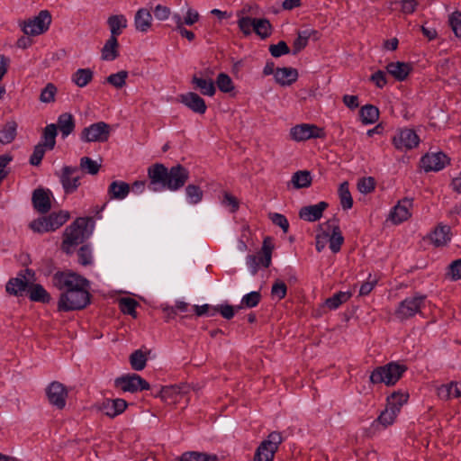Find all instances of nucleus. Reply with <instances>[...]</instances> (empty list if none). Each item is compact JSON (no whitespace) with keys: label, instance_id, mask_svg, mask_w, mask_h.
Returning a JSON list of instances; mask_svg holds the SVG:
<instances>
[{"label":"nucleus","instance_id":"29","mask_svg":"<svg viewBox=\"0 0 461 461\" xmlns=\"http://www.w3.org/2000/svg\"><path fill=\"white\" fill-rule=\"evenodd\" d=\"M437 394L441 400H451L461 396V383L450 382L437 388Z\"/></svg>","mask_w":461,"mask_h":461},{"label":"nucleus","instance_id":"42","mask_svg":"<svg viewBox=\"0 0 461 461\" xmlns=\"http://www.w3.org/2000/svg\"><path fill=\"white\" fill-rule=\"evenodd\" d=\"M17 123L14 121L7 122L0 130V143L9 144L14 141L17 132Z\"/></svg>","mask_w":461,"mask_h":461},{"label":"nucleus","instance_id":"36","mask_svg":"<svg viewBox=\"0 0 461 461\" xmlns=\"http://www.w3.org/2000/svg\"><path fill=\"white\" fill-rule=\"evenodd\" d=\"M57 128L61 132L62 138H67L75 129V120L71 113H61L58 118Z\"/></svg>","mask_w":461,"mask_h":461},{"label":"nucleus","instance_id":"13","mask_svg":"<svg viewBox=\"0 0 461 461\" xmlns=\"http://www.w3.org/2000/svg\"><path fill=\"white\" fill-rule=\"evenodd\" d=\"M425 306L426 300L424 296L408 297L400 303L396 315L402 320L408 319L420 312Z\"/></svg>","mask_w":461,"mask_h":461},{"label":"nucleus","instance_id":"58","mask_svg":"<svg viewBox=\"0 0 461 461\" xmlns=\"http://www.w3.org/2000/svg\"><path fill=\"white\" fill-rule=\"evenodd\" d=\"M221 205L224 206L229 212H235L240 207L238 199L230 193L225 192L221 201Z\"/></svg>","mask_w":461,"mask_h":461},{"label":"nucleus","instance_id":"22","mask_svg":"<svg viewBox=\"0 0 461 461\" xmlns=\"http://www.w3.org/2000/svg\"><path fill=\"white\" fill-rule=\"evenodd\" d=\"M133 25L138 32H149L153 25V17L150 11L145 7L138 9L134 15Z\"/></svg>","mask_w":461,"mask_h":461},{"label":"nucleus","instance_id":"53","mask_svg":"<svg viewBox=\"0 0 461 461\" xmlns=\"http://www.w3.org/2000/svg\"><path fill=\"white\" fill-rule=\"evenodd\" d=\"M357 188L363 194H370L375 188V180L372 176L361 177L357 181Z\"/></svg>","mask_w":461,"mask_h":461},{"label":"nucleus","instance_id":"9","mask_svg":"<svg viewBox=\"0 0 461 461\" xmlns=\"http://www.w3.org/2000/svg\"><path fill=\"white\" fill-rule=\"evenodd\" d=\"M53 284L58 289L63 292L88 286L86 278L70 271L55 274L53 276Z\"/></svg>","mask_w":461,"mask_h":461},{"label":"nucleus","instance_id":"8","mask_svg":"<svg viewBox=\"0 0 461 461\" xmlns=\"http://www.w3.org/2000/svg\"><path fill=\"white\" fill-rule=\"evenodd\" d=\"M325 135L323 128L312 123L296 124L289 131L290 139L296 142H303L311 139H323Z\"/></svg>","mask_w":461,"mask_h":461},{"label":"nucleus","instance_id":"62","mask_svg":"<svg viewBox=\"0 0 461 461\" xmlns=\"http://www.w3.org/2000/svg\"><path fill=\"white\" fill-rule=\"evenodd\" d=\"M272 245L266 239L263 243L262 250L258 255L262 256L264 259H262V265L264 267H268L271 264V254H272Z\"/></svg>","mask_w":461,"mask_h":461},{"label":"nucleus","instance_id":"47","mask_svg":"<svg viewBox=\"0 0 461 461\" xmlns=\"http://www.w3.org/2000/svg\"><path fill=\"white\" fill-rule=\"evenodd\" d=\"M57 126L54 123L49 124L44 128L42 141L40 144L45 146L48 149H52L56 144Z\"/></svg>","mask_w":461,"mask_h":461},{"label":"nucleus","instance_id":"23","mask_svg":"<svg viewBox=\"0 0 461 461\" xmlns=\"http://www.w3.org/2000/svg\"><path fill=\"white\" fill-rule=\"evenodd\" d=\"M180 102L194 113L203 114L207 106L205 101L194 92H187L179 95Z\"/></svg>","mask_w":461,"mask_h":461},{"label":"nucleus","instance_id":"15","mask_svg":"<svg viewBox=\"0 0 461 461\" xmlns=\"http://www.w3.org/2000/svg\"><path fill=\"white\" fill-rule=\"evenodd\" d=\"M420 143L417 133L408 128L400 129L393 138V144L399 150H408L416 148Z\"/></svg>","mask_w":461,"mask_h":461},{"label":"nucleus","instance_id":"35","mask_svg":"<svg viewBox=\"0 0 461 461\" xmlns=\"http://www.w3.org/2000/svg\"><path fill=\"white\" fill-rule=\"evenodd\" d=\"M119 56V43L117 38L110 37L101 50V58L105 61H113Z\"/></svg>","mask_w":461,"mask_h":461},{"label":"nucleus","instance_id":"24","mask_svg":"<svg viewBox=\"0 0 461 461\" xmlns=\"http://www.w3.org/2000/svg\"><path fill=\"white\" fill-rule=\"evenodd\" d=\"M128 404L126 401L121 398L117 399H106L101 405L100 410L108 417L114 418L122 414L127 408Z\"/></svg>","mask_w":461,"mask_h":461},{"label":"nucleus","instance_id":"3","mask_svg":"<svg viewBox=\"0 0 461 461\" xmlns=\"http://www.w3.org/2000/svg\"><path fill=\"white\" fill-rule=\"evenodd\" d=\"M405 370L404 366L392 362L375 368L370 375V380L373 384L393 385L402 377Z\"/></svg>","mask_w":461,"mask_h":461},{"label":"nucleus","instance_id":"19","mask_svg":"<svg viewBox=\"0 0 461 461\" xmlns=\"http://www.w3.org/2000/svg\"><path fill=\"white\" fill-rule=\"evenodd\" d=\"M188 177L189 173L185 167L181 166L172 167L168 170V175L167 176L165 184V189H168L170 191H176L182 186H184Z\"/></svg>","mask_w":461,"mask_h":461},{"label":"nucleus","instance_id":"34","mask_svg":"<svg viewBox=\"0 0 461 461\" xmlns=\"http://www.w3.org/2000/svg\"><path fill=\"white\" fill-rule=\"evenodd\" d=\"M107 23L111 32L110 37L117 38L127 27L128 21L123 14H114L108 18Z\"/></svg>","mask_w":461,"mask_h":461},{"label":"nucleus","instance_id":"52","mask_svg":"<svg viewBox=\"0 0 461 461\" xmlns=\"http://www.w3.org/2000/svg\"><path fill=\"white\" fill-rule=\"evenodd\" d=\"M130 363L134 370L140 371L146 366V355L141 350H136L131 355Z\"/></svg>","mask_w":461,"mask_h":461},{"label":"nucleus","instance_id":"39","mask_svg":"<svg viewBox=\"0 0 461 461\" xmlns=\"http://www.w3.org/2000/svg\"><path fill=\"white\" fill-rule=\"evenodd\" d=\"M312 176L310 171L299 170L293 174L290 183L295 189L307 188L312 185Z\"/></svg>","mask_w":461,"mask_h":461},{"label":"nucleus","instance_id":"21","mask_svg":"<svg viewBox=\"0 0 461 461\" xmlns=\"http://www.w3.org/2000/svg\"><path fill=\"white\" fill-rule=\"evenodd\" d=\"M448 163L442 152L428 153L421 158L420 165L425 171H439Z\"/></svg>","mask_w":461,"mask_h":461},{"label":"nucleus","instance_id":"18","mask_svg":"<svg viewBox=\"0 0 461 461\" xmlns=\"http://www.w3.org/2000/svg\"><path fill=\"white\" fill-rule=\"evenodd\" d=\"M49 402L58 408L63 409L68 398L67 388L59 382H52L46 389Z\"/></svg>","mask_w":461,"mask_h":461},{"label":"nucleus","instance_id":"1","mask_svg":"<svg viewBox=\"0 0 461 461\" xmlns=\"http://www.w3.org/2000/svg\"><path fill=\"white\" fill-rule=\"evenodd\" d=\"M317 251H322L329 244L333 253H338L344 243V237L336 219L329 220L319 225L315 237Z\"/></svg>","mask_w":461,"mask_h":461},{"label":"nucleus","instance_id":"45","mask_svg":"<svg viewBox=\"0 0 461 461\" xmlns=\"http://www.w3.org/2000/svg\"><path fill=\"white\" fill-rule=\"evenodd\" d=\"M338 194L343 210H349L353 206V198L347 181L341 183L338 189Z\"/></svg>","mask_w":461,"mask_h":461},{"label":"nucleus","instance_id":"28","mask_svg":"<svg viewBox=\"0 0 461 461\" xmlns=\"http://www.w3.org/2000/svg\"><path fill=\"white\" fill-rule=\"evenodd\" d=\"M451 240L450 227L438 224L429 234V240L437 247L447 245Z\"/></svg>","mask_w":461,"mask_h":461},{"label":"nucleus","instance_id":"63","mask_svg":"<svg viewBox=\"0 0 461 461\" xmlns=\"http://www.w3.org/2000/svg\"><path fill=\"white\" fill-rule=\"evenodd\" d=\"M47 149H48L42 144L39 143L38 145H36L30 158V163L32 166H38L41 162Z\"/></svg>","mask_w":461,"mask_h":461},{"label":"nucleus","instance_id":"31","mask_svg":"<svg viewBox=\"0 0 461 461\" xmlns=\"http://www.w3.org/2000/svg\"><path fill=\"white\" fill-rule=\"evenodd\" d=\"M411 70L410 64L405 62H391L386 66V71L398 81H403Z\"/></svg>","mask_w":461,"mask_h":461},{"label":"nucleus","instance_id":"32","mask_svg":"<svg viewBox=\"0 0 461 461\" xmlns=\"http://www.w3.org/2000/svg\"><path fill=\"white\" fill-rule=\"evenodd\" d=\"M32 202L35 209L46 212L50 209V193L45 190H36L33 193Z\"/></svg>","mask_w":461,"mask_h":461},{"label":"nucleus","instance_id":"17","mask_svg":"<svg viewBox=\"0 0 461 461\" xmlns=\"http://www.w3.org/2000/svg\"><path fill=\"white\" fill-rule=\"evenodd\" d=\"M168 169L162 164H155L148 168V176L149 178V187L154 192H159L165 189V184Z\"/></svg>","mask_w":461,"mask_h":461},{"label":"nucleus","instance_id":"26","mask_svg":"<svg viewBox=\"0 0 461 461\" xmlns=\"http://www.w3.org/2000/svg\"><path fill=\"white\" fill-rule=\"evenodd\" d=\"M200 18L199 12L191 6L186 7L183 16L178 13H175L172 16L176 26H179V24L181 26H193L200 21Z\"/></svg>","mask_w":461,"mask_h":461},{"label":"nucleus","instance_id":"27","mask_svg":"<svg viewBox=\"0 0 461 461\" xmlns=\"http://www.w3.org/2000/svg\"><path fill=\"white\" fill-rule=\"evenodd\" d=\"M192 84L203 95L212 97L216 94L215 82L212 78H205L195 74L192 77Z\"/></svg>","mask_w":461,"mask_h":461},{"label":"nucleus","instance_id":"46","mask_svg":"<svg viewBox=\"0 0 461 461\" xmlns=\"http://www.w3.org/2000/svg\"><path fill=\"white\" fill-rule=\"evenodd\" d=\"M408 397L405 393L395 392L388 396L386 406L400 413L402 407L407 402Z\"/></svg>","mask_w":461,"mask_h":461},{"label":"nucleus","instance_id":"57","mask_svg":"<svg viewBox=\"0 0 461 461\" xmlns=\"http://www.w3.org/2000/svg\"><path fill=\"white\" fill-rule=\"evenodd\" d=\"M260 298H261V295H260L259 292H257V291L250 292L242 297L241 302H240V306H239L238 309L243 308V307L253 308L258 304Z\"/></svg>","mask_w":461,"mask_h":461},{"label":"nucleus","instance_id":"40","mask_svg":"<svg viewBox=\"0 0 461 461\" xmlns=\"http://www.w3.org/2000/svg\"><path fill=\"white\" fill-rule=\"evenodd\" d=\"M311 37L318 39V32L313 29H307L298 32L297 38L294 41V54L300 52L304 49Z\"/></svg>","mask_w":461,"mask_h":461},{"label":"nucleus","instance_id":"51","mask_svg":"<svg viewBox=\"0 0 461 461\" xmlns=\"http://www.w3.org/2000/svg\"><path fill=\"white\" fill-rule=\"evenodd\" d=\"M138 303L130 297H123L119 300V307L123 313L130 314L133 318L137 317L136 307Z\"/></svg>","mask_w":461,"mask_h":461},{"label":"nucleus","instance_id":"16","mask_svg":"<svg viewBox=\"0 0 461 461\" xmlns=\"http://www.w3.org/2000/svg\"><path fill=\"white\" fill-rule=\"evenodd\" d=\"M115 385L123 392L136 393L149 389V384L141 376L136 374L118 377Z\"/></svg>","mask_w":461,"mask_h":461},{"label":"nucleus","instance_id":"30","mask_svg":"<svg viewBox=\"0 0 461 461\" xmlns=\"http://www.w3.org/2000/svg\"><path fill=\"white\" fill-rule=\"evenodd\" d=\"M298 78V72L293 68H277L275 73V80L283 86H287L295 82Z\"/></svg>","mask_w":461,"mask_h":461},{"label":"nucleus","instance_id":"49","mask_svg":"<svg viewBox=\"0 0 461 461\" xmlns=\"http://www.w3.org/2000/svg\"><path fill=\"white\" fill-rule=\"evenodd\" d=\"M129 73L126 70H120L116 73L109 75L105 78V82L114 88L120 89L125 86Z\"/></svg>","mask_w":461,"mask_h":461},{"label":"nucleus","instance_id":"12","mask_svg":"<svg viewBox=\"0 0 461 461\" xmlns=\"http://www.w3.org/2000/svg\"><path fill=\"white\" fill-rule=\"evenodd\" d=\"M413 201L410 198H403L390 210L387 221L394 225L408 221L412 215Z\"/></svg>","mask_w":461,"mask_h":461},{"label":"nucleus","instance_id":"6","mask_svg":"<svg viewBox=\"0 0 461 461\" xmlns=\"http://www.w3.org/2000/svg\"><path fill=\"white\" fill-rule=\"evenodd\" d=\"M51 23L49 11L41 10L38 15L20 23L23 32L29 36H38L47 32Z\"/></svg>","mask_w":461,"mask_h":461},{"label":"nucleus","instance_id":"56","mask_svg":"<svg viewBox=\"0 0 461 461\" xmlns=\"http://www.w3.org/2000/svg\"><path fill=\"white\" fill-rule=\"evenodd\" d=\"M57 92L58 89L52 83L47 84L41 92L40 101L44 104L53 103L55 101Z\"/></svg>","mask_w":461,"mask_h":461},{"label":"nucleus","instance_id":"41","mask_svg":"<svg viewBox=\"0 0 461 461\" xmlns=\"http://www.w3.org/2000/svg\"><path fill=\"white\" fill-rule=\"evenodd\" d=\"M359 116L363 124H373L379 119V110L372 104H366L361 107Z\"/></svg>","mask_w":461,"mask_h":461},{"label":"nucleus","instance_id":"54","mask_svg":"<svg viewBox=\"0 0 461 461\" xmlns=\"http://www.w3.org/2000/svg\"><path fill=\"white\" fill-rule=\"evenodd\" d=\"M186 200L190 204H196L203 199V191L194 185H189L185 188Z\"/></svg>","mask_w":461,"mask_h":461},{"label":"nucleus","instance_id":"2","mask_svg":"<svg viewBox=\"0 0 461 461\" xmlns=\"http://www.w3.org/2000/svg\"><path fill=\"white\" fill-rule=\"evenodd\" d=\"M90 302L87 286L62 292L58 303L59 311L68 312L85 308Z\"/></svg>","mask_w":461,"mask_h":461},{"label":"nucleus","instance_id":"43","mask_svg":"<svg viewBox=\"0 0 461 461\" xmlns=\"http://www.w3.org/2000/svg\"><path fill=\"white\" fill-rule=\"evenodd\" d=\"M93 76L90 68H79L72 75L71 80L78 87H85L92 81Z\"/></svg>","mask_w":461,"mask_h":461},{"label":"nucleus","instance_id":"55","mask_svg":"<svg viewBox=\"0 0 461 461\" xmlns=\"http://www.w3.org/2000/svg\"><path fill=\"white\" fill-rule=\"evenodd\" d=\"M101 165L97 161L88 157H83L80 158V169L90 175H96Z\"/></svg>","mask_w":461,"mask_h":461},{"label":"nucleus","instance_id":"64","mask_svg":"<svg viewBox=\"0 0 461 461\" xmlns=\"http://www.w3.org/2000/svg\"><path fill=\"white\" fill-rule=\"evenodd\" d=\"M449 24L456 37H461V13L454 12L449 16Z\"/></svg>","mask_w":461,"mask_h":461},{"label":"nucleus","instance_id":"61","mask_svg":"<svg viewBox=\"0 0 461 461\" xmlns=\"http://www.w3.org/2000/svg\"><path fill=\"white\" fill-rule=\"evenodd\" d=\"M262 259H264L262 258V256H258V255H249L247 257V266H248V268L249 270V272L251 273V275H256V273L258 271V269L263 267L262 265Z\"/></svg>","mask_w":461,"mask_h":461},{"label":"nucleus","instance_id":"14","mask_svg":"<svg viewBox=\"0 0 461 461\" xmlns=\"http://www.w3.org/2000/svg\"><path fill=\"white\" fill-rule=\"evenodd\" d=\"M66 194H72L80 185V176L77 167L64 166L57 174Z\"/></svg>","mask_w":461,"mask_h":461},{"label":"nucleus","instance_id":"4","mask_svg":"<svg viewBox=\"0 0 461 461\" xmlns=\"http://www.w3.org/2000/svg\"><path fill=\"white\" fill-rule=\"evenodd\" d=\"M69 219V212L60 211L53 212L48 217H41L30 223V228L34 232L43 233L53 231L61 227Z\"/></svg>","mask_w":461,"mask_h":461},{"label":"nucleus","instance_id":"7","mask_svg":"<svg viewBox=\"0 0 461 461\" xmlns=\"http://www.w3.org/2000/svg\"><path fill=\"white\" fill-rule=\"evenodd\" d=\"M87 221L84 218L77 219L72 225L66 229L62 249L68 254L71 253L76 246L83 242L85 239V227Z\"/></svg>","mask_w":461,"mask_h":461},{"label":"nucleus","instance_id":"50","mask_svg":"<svg viewBox=\"0 0 461 461\" xmlns=\"http://www.w3.org/2000/svg\"><path fill=\"white\" fill-rule=\"evenodd\" d=\"M398 414L399 413L397 411H395L386 406L385 409L378 416L376 421L379 424H381L383 427L386 428L394 423Z\"/></svg>","mask_w":461,"mask_h":461},{"label":"nucleus","instance_id":"60","mask_svg":"<svg viewBox=\"0 0 461 461\" xmlns=\"http://www.w3.org/2000/svg\"><path fill=\"white\" fill-rule=\"evenodd\" d=\"M164 310L167 312L168 315L176 313L188 314L193 311V307H190L189 304L185 302L178 301L176 303L175 307H167Z\"/></svg>","mask_w":461,"mask_h":461},{"label":"nucleus","instance_id":"38","mask_svg":"<svg viewBox=\"0 0 461 461\" xmlns=\"http://www.w3.org/2000/svg\"><path fill=\"white\" fill-rule=\"evenodd\" d=\"M215 86L223 94H228L231 96L236 95L235 84L231 77L226 73L218 74L215 80Z\"/></svg>","mask_w":461,"mask_h":461},{"label":"nucleus","instance_id":"33","mask_svg":"<svg viewBox=\"0 0 461 461\" xmlns=\"http://www.w3.org/2000/svg\"><path fill=\"white\" fill-rule=\"evenodd\" d=\"M131 191L129 184L123 181H113L108 187V194L111 199L123 200Z\"/></svg>","mask_w":461,"mask_h":461},{"label":"nucleus","instance_id":"5","mask_svg":"<svg viewBox=\"0 0 461 461\" xmlns=\"http://www.w3.org/2000/svg\"><path fill=\"white\" fill-rule=\"evenodd\" d=\"M239 29L244 36L255 32L262 40L268 38L272 33V25L265 18H242L239 22Z\"/></svg>","mask_w":461,"mask_h":461},{"label":"nucleus","instance_id":"37","mask_svg":"<svg viewBox=\"0 0 461 461\" xmlns=\"http://www.w3.org/2000/svg\"><path fill=\"white\" fill-rule=\"evenodd\" d=\"M156 396L167 404H175L181 398V391L177 386H164Z\"/></svg>","mask_w":461,"mask_h":461},{"label":"nucleus","instance_id":"25","mask_svg":"<svg viewBox=\"0 0 461 461\" xmlns=\"http://www.w3.org/2000/svg\"><path fill=\"white\" fill-rule=\"evenodd\" d=\"M327 207L328 203L326 202L303 207L299 212V217L307 221H316L322 217Z\"/></svg>","mask_w":461,"mask_h":461},{"label":"nucleus","instance_id":"11","mask_svg":"<svg viewBox=\"0 0 461 461\" xmlns=\"http://www.w3.org/2000/svg\"><path fill=\"white\" fill-rule=\"evenodd\" d=\"M111 128L104 122H98L83 129L80 140L84 142H104L109 139Z\"/></svg>","mask_w":461,"mask_h":461},{"label":"nucleus","instance_id":"59","mask_svg":"<svg viewBox=\"0 0 461 461\" xmlns=\"http://www.w3.org/2000/svg\"><path fill=\"white\" fill-rule=\"evenodd\" d=\"M180 461H217L216 456H210L203 453H185Z\"/></svg>","mask_w":461,"mask_h":461},{"label":"nucleus","instance_id":"44","mask_svg":"<svg viewBox=\"0 0 461 461\" xmlns=\"http://www.w3.org/2000/svg\"><path fill=\"white\" fill-rule=\"evenodd\" d=\"M29 297L33 302L49 303L50 301V294L41 285H32L28 286Z\"/></svg>","mask_w":461,"mask_h":461},{"label":"nucleus","instance_id":"48","mask_svg":"<svg viewBox=\"0 0 461 461\" xmlns=\"http://www.w3.org/2000/svg\"><path fill=\"white\" fill-rule=\"evenodd\" d=\"M352 294L348 291L347 292H339L335 294L333 296L328 298L325 301V305L330 310H336L339 308L342 303H346L349 300Z\"/></svg>","mask_w":461,"mask_h":461},{"label":"nucleus","instance_id":"20","mask_svg":"<svg viewBox=\"0 0 461 461\" xmlns=\"http://www.w3.org/2000/svg\"><path fill=\"white\" fill-rule=\"evenodd\" d=\"M33 274L31 270L26 269L21 272L14 278H11L5 286L6 292L10 294L20 295L29 286V283Z\"/></svg>","mask_w":461,"mask_h":461},{"label":"nucleus","instance_id":"10","mask_svg":"<svg viewBox=\"0 0 461 461\" xmlns=\"http://www.w3.org/2000/svg\"><path fill=\"white\" fill-rule=\"evenodd\" d=\"M282 442L278 432H272L258 447L255 461H273L275 453Z\"/></svg>","mask_w":461,"mask_h":461}]
</instances>
